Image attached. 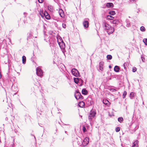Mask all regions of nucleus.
<instances>
[{
  "instance_id": "14",
  "label": "nucleus",
  "mask_w": 147,
  "mask_h": 147,
  "mask_svg": "<svg viewBox=\"0 0 147 147\" xmlns=\"http://www.w3.org/2000/svg\"><path fill=\"white\" fill-rule=\"evenodd\" d=\"M138 141L137 140L135 141L133 143V145L132 146V147H138Z\"/></svg>"
},
{
  "instance_id": "8",
  "label": "nucleus",
  "mask_w": 147,
  "mask_h": 147,
  "mask_svg": "<svg viewBox=\"0 0 147 147\" xmlns=\"http://www.w3.org/2000/svg\"><path fill=\"white\" fill-rule=\"evenodd\" d=\"M59 47L61 49H64L65 48V45L63 41L59 44Z\"/></svg>"
},
{
  "instance_id": "40",
  "label": "nucleus",
  "mask_w": 147,
  "mask_h": 147,
  "mask_svg": "<svg viewBox=\"0 0 147 147\" xmlns=\"http://www.w3.org/2000/svg\"><path fill=\"white\" fill-rule=\"evenodd\" d=\"M111 90L113 92H115L116 91V90L114 89H111Z\"/></svg>"
},
{
  "instance_id": "33",
  "label": "nucleus",
  "mask_w": 147,
  "mask_h": 147,
  "mask_svg": "<svg viewBox=\"0 0 147 147\" xmlns=\"http://www.w3.org/2000/svg\"><path fill=\"white\" fill-rule=\"evenodd\" d=\"M83 131L84 132L86 131V130L85 127L84 126H83L82 128Z\"/></svg>"
},
{
  "instance_id": "12",
  "label": "nucleus",
  "mask_w": 147,
  "mask_h": 147,
  "mask_svg": "<svg viewBox=\"0 0 147 147\" xmlns=\"http://www.w3.org/2000/svg\"><path fill=\"white\" fill-rule=\"evenodd\" d=\"M89 22L88 21L85 20L83 22V25L85 28H87L88 26Z\"/></svg>"
},
{
  "instance_id": "37",
  "label": "nucleus",
  "mask_w": 147,
  "mask_h": 147,
  "mask_svg": "<svg viewBox=\"0 0 147 147\" xmlns=\"http://www.w3.org/2000/svg\"><path fill=\"white\" fill-rule=\"evenodd\" d=\"M38 1L39 3H42L43 1V0H38Z\"/></svg>"
},
{
  "instance_id": "32",
  "label": "nucleus",
  "mask_w": 147,
  "mask_h": 147,
  "mask_svg": "<svg viewBox=\"0 0 147 147\" xmlns=\"http://www.w3.org/2000/svg\"><path fill=\"white\" fill-rule=\"evenodd\" d=\"M137 69L135 67H134L132 68V71L134 72H135L136 71Z\"/></svg>"
},
{
  "instance_id": "36",
  "label": "nucleus",
  "mask_w": 147,
  "mask_h": 147,
  "mask_svg": "<svg viewBox=\"0 0 147 147\" xmlns=\"http://www.w3.org/2000/svg\"><path fill=\"white\" fill-rule=\"evenodd\" d=\"M62 27L63 28H66V24H63Z\"/></svg>"
},
{
  "instance_id": "50",
  "label": "nucleus",
  "mask_w": 147,
  "mask_h": 147,
  "mask_svg": "<svg viewBox=\"0 0 147 147\" xmlns=\"http://www.w3.org/2000/svg\"><path fill=\"white\" fill-rule=\"evenodd\" d=\"M60 113V112H59V113Z\"/></svg>"
},
{
  "instance_id": "2",
  "label": "nucleus",
  "mask_w": 147,
  "mask_h": 147,
  "mask_svg": "<svg viewBox=\"0 0 147 147\" xmlns=\"http://www.w3.org/2000/svg\"><path fill=\"white\" fill-rule=\"evenodd\" d=\"M96 113L94 110H91L89 113V115L88 116V119L91 120L93 119L95 116Z\"/></svg>"
},
{
  "instance_id": "30",
  "label": "nucleus",
  "mask_w": 147,
  "mask_h": 147,
  "mask_svg": "<svg viewBox=\"0 0 147 147\" xmlns=\"http://www.w3.org/2000/svg\"><path fill=\"white\" fill-rule=\"evenodd\" d=\"M120 130V127H117L115 129V131L117 132H119Z\"/></svg>"
},
{
  "instance_id": "45",
  "label": "nucleus",
  "mask_w": 147,
  "mask_h": 147,
  "mask_svg": "<svg viewBox=\"0 0 147 147\" xmlns=\"http://www.w3.org/2000/svg\"><path fill=\"white\" fill-rule=\"evenodd\" d=\"M5 120H8V118H7V117L6 118H5Z\"/></svg>"
},
{
  "instance_id": "24",
  "label": "nucleus",
  "mask_w": 147,
  "mask_h": 147,
  "mask_svg": "<svg viewBox=\"0 0 147 147\" xmlns=\"http://www.w3.org/2000/svg\"><path fill=\"white\" fill-rule=\"evenodd\" d=\"M135 93L134 92H131L129 96L131 99H132L134 97Z\"/></svg>"
},
{
  "instance_id": "22",
  "label": "nucleus",
  "mask_w": 147,
  "mask_h": 147,
  "mask_svg": "<svg viewBox=\"0 0 147 147\" xmlns=\"http://www.w3.org/2000/svg\"><path fill=\"white\" fill-rule=\"evenodd\" d=\"M113 24H118L119 23V22L118 20H114L113 21Z\"/></svg>"
},
{
  "instance_id": "29",
  "label": "nucleus",
  "mask_w": 147,
  "mask_h": 147,
  "mask_svg": "<svg viewBox=\"0 0 147 147\" xmlns=\"http://www.w3.org/2000/svg\"><path fill=\"white\" fill-rule=\"evenodd\" d=\"M127 94V92L126 91H125L123 92V98H124L125 96H126Z\"/></svg>"
},
{
  "instance_id": "20",
  "label": "nucleus",
  "mask_w": 147,
  "mask_h": 147,
  "mask_svg": "<svg viewBox=\"0 0 147 147\" xmlns=\"http://www.w3.org/2000/svg\"><path fill=\"white\" fill-rule=\"evenodd\" d=\"M22 63L23 64H25L26 61V57L24 56L22 57Z\"/></svg>"
},
{
  "instance_id": "19",
  "label": "nucleus",
  "mask_w": 147,
  "mask_h": 147,
  "mask_svg": "<svg viewBox=\"0 0 147 147\" xmlns=\"http://www.w3.org/2000/svg\"><path fill=\"white\" fill-rule=\"evenodd\" d=\"M78 105L80 107H83L84 105V103L83 101H81L79 102Z\"/></svg>"
},
{
  "instance_id": "11",
  "label": "nucleus",
  "mask_w": 147,
  "mask_h": 147,
  "mask_svg": "<svg viewBox=\"0 0 147 147\" xmlns=\"http://www.w3.org/2000/svg\"><path fill=\"white\" fill-rule=\"evenodd\" d=\"M59 14L60 15V16L62 18H64V17L65 15L64 14V13L63 11L61 9L60 10H59Z\"/></svg>"
},
{
  "instance_id": "31",
  "label": "nucleus",
  "mask_w": 147,
  "mask_h": 147,
  "mask_svg": "<svg viewBox=\"0 0 147 147\" xmlns=\"http://www.w3.org/2000/svg\"><path fill=\"white\" fill-rule=\"evenodd\" d=\"M107 17L109 19H110L111 20H113V18H114L113 16H112L110 15H108L107 16Z\"/></svg>"
},
{
  "instance_id": "38",
  "label": "nucleus",
  "mask_w": 147,
  "mask_h": 147,
  "mask_svg": "<svg viewBox=\"0 0 147 147\" xmlns=\"http://www.w3.org/2000/svg\"><path fill=\"white\" fill-rule=\"evenodd\" d=\"M51 6H48V9L49 10H51V9H52L51 8Z\"/></svg>"
},
{
  "instance_id": "7",
  "label": "nucleus",
  "mask_w": 147,
  "mask_h": 147,
  "mask_svg": "<svg viewBox=\"0 0 147 147\" xmlns=\"http://www.w3.org/2000/svg\"><path fill=\"white\" fill-rule=\"evenodd\" d=\"M99 70L101 71H102L103 70V67L104 64V62L102 61L100 62L99 63Z\"/></svg>"
},
{
  "instance_id": "43",
  "label": "nucleus",
  "mask_w": 147,
  "mask_h": 147,
  "mask_svg": "<svg viewBox=\"0 0 147 147\" xmlns=\"http://www.w3.org/2000/svg\"><path fill=\"white\" fill-rule=\"evenodd\" d=\"M109 68L110 69V68H111L112 67H111V65H109Z\"/></svg>"
},
{
  "instance_id": "48",
  "label": "nucleus",
  "mask_w": 147,
  "mask_h": 147,
  "mask_svg": "<svg viewBox=\"0 0 147 147\" xmlns=\"http://www.w3.org/2000/svg\"><path fill=\"white\" fill-rule=\"evenodd\" d=\"M9 41H10V40H11L10 39H9Z\"/></svg>"
},
{
  "instance_id": "1",
  "label": "nucleus",
  "mask_w": 147,
  "mask_h": 147,
  "mask_svg": "<svg viewBox=\"0 0 147 147\" xmlns=\"http://www.w3.org/2000/svg\"><path fill=\"white\" fill-rule=\"evenodd\" d=\"M102 26L105 29V30L107 33L111 34L114 31V28L112 27L110 25L105 22H103L102 23Z\"/></svg>"
},
{
  "instance_id": "34",
  "label": "nucleus",
  "mask_w": 147,
  "mask_h": 147,
  "mask_svg": "<svg viewBox=\"0 0 147 147\" xmlns=\"http://www.w3.org/2000/svg\"><path fill=\"white\" fill-rule=\"evenodd\" d=\"M126 26L127 27H129L130 26V23H127Z\"/></svg>"
},
{
  "instance_id": "21",
  "label": "nucleus",
  "mask_w": 147,
  "mask_h": 147,
  "mask_svg": "<svg viewBox=\"0 0 147 147\" xmlns=\"http://www.w3.org/2000/svg\"><path fill=\"white\" fill-rule=\"evenodd\" d=\"M109 13L111 15H114L115 14V12L114 11L111 10L109 12Z\"/></svg>"
},
{
  "instance_id": "23",
  "label": "nucleus",
  "mask_w": 147,
  "mask_h": 147,
  "mask_svg": "<svg viewBox=\"0 0 147 147\" xmlns=\"http://www.w3.org/2000/svg\"><path fill=\"white\" fill-rule=\"evenodd\" d=\"M118 121L121 123L123 121V118L122 117H119L118 118Z\"/></svg>"
},
{
  "instance_id": "4",
  "label": "nucleus",
  "mask_w": 147,
  "mask_h": 147,
  "mask_svg": "<svg viewBox=\"0 0 147 147\" xmlns=\"http://www.w3.org/2000/svg\"><path fill=\"white\" fill-rule=\"evenodd\" d=\"M71 72L73 75L76 77H78L79 75L78 71L75 68H73L71 70Z\"/></svg>"
},
{
  "instance_id": "41",
  "label": "nucleus",
  "mask_w": 147,
  "mask_h": 147,
  "mask_svg": "<svg viewBox=\"0 0 147 147\" xmlns=\"http://www.w3.org/2000/svg\"><path fill=\"white\" fill-rule=\"evenodd\" d=\"M31 135L32 136H34V139L35 140V141H36V138H35V136H34V135L32 134H31Z\"/></svg>"
},
{
  "instance_id": "42",
  "label": "nucleus",
  "mask_w": 147,
  "mask_h": 147,
  "mask_svg": "<svg viewBox=\"0 0 147 147\" xmlns=\"http://www.w3.org/2000/svg\"><path fill=\"white\" fill-rule=\"evenodd\" d=\"M24 14L25 16V17L26 16V15H27V13L26 12H24Z\"/></svg>"
},
{
  "instance_id": "28",
  "label": "nucleus",
  "mask_w": 147,
  "mask_h": 147,
  "mask_svg": "<svg viewBox=\"0 0 147 147\" xmlns=\"http://www.w3.org/2000/svg\"><path fill=\"white\" fill-rule=\"evenodd\" d=\"M143 42L144 43L145 45H147V38H144L143 40Z\"/></svg>"
},
{
  "instance_id": "17",
  "label": "nucleus",
  "mask_w": 147,
  "mask_h": 147,
  "mask_svg": "<svg viewBox=\"0 0 147 147\" xmlns=\"http://www.w3.org/2000/svg\"><path fill=\"white\" fill-rule=\"evenodd\" d=\"M45 17L47 20H49L50 18L49 15L46 11L45 12Z\"/></svg>"
},
{
  "instance_id": "10",
  "label": "nucleus",
  "mask_w": 147,
  "mask_h": 147,
  "mask_svg": "<svg viewBox=\"0 0 147 147\" xmlns=\"http://www.w3.org/2000/svg\"><path fill=\"white\" fill-rule=\"evenodd\" d=\"M103 103L107 106H108L110 105V103L109 101L107 99H103L102 101Z\"/></svg>"
},
{
  "instance_id": "5",
  "label": "nucleus",
  "mask_w": 147,
  "mask_h": 147,
  "mask_svg": "<svg viewBox=\"0 0 147 147\" xmlns=\"http://www.w3.org/2000/svg\"><path fill=\"white\" fill-rule=\"evenodd\" d=\"M36 74L38 76H42L43 72L40 68L37 67L36 69Z\"/></svg>"
},
{
  "instance_id": "6",
  "label": "nucleus",
  "mask_w": 147,
  "mask_h": 147,
  "mask_svg": "<svg viewBox=\"0 0 147 147\" xmlns=\"http://www.w3.org/2000/svg\"><path fill=\"white\" fill-rule=\"evenodd\" d=\"M89 142V139L88 138L86 137L84 138L82 142V144L84 146H86Z\"/></svg>"
},
{
  "instance_id": "15",
  "label": "nucleus",
  "mask_w": 147,
  "mask_h": 147,
  "mask_svg": "<svg viewBox=\"0 0 147 147\" xmlns=\"http://www.w3.org/2000/svg\"><path fill=\"white\" fill-rule=\"evenodd\" d=\"M46 11H45L44 12L43 11H40L39 12V14L41 16L42 18H44L45 16V13Z\"/></svg>"
},
{
  "instance_id": "16",
  "label": "nucleus",
  "mask_w": 147,
  "mask_h": 147,
  "mask_svg": "<svg viewBox=\"0 0 147 147\" xmlns=\"http://www.w3.org/2000/svg\"><path fill=\"white\" fill-rule=\"evenodd\" d=\"M119 67L117 65H116L115 66L114 68V70L116 72H119Z\"/></svg>"
},
{
  "instance_id": "49",
  "label": "nucleus",
  "mask_w": 147,
  "mask_h": 147,
  "mask_svg": "<svg viewBox=\"0 0 147 147\" xmlns=\"http://www.w3.org/2000/svg\"><path fill=\"white\" fill-rule=\"evenodd\" d=\"M129 18H130V17L129 16Z\"/></svg>"
},
{
  "instance_id": "35",
  "label": "nucleus",
  "mask_w": 147,
  "mask_h": 147,
  "mask_svg": "<svg viewBox=\"0 0 147 147\" xmlns=\"http://www.w3.org/2000/svg\"><path fill=\"white\" fill-rule=\"evenodd\" d=\"M125 22L127 24V23H130V22L128 19H126L125 20Z\"/></svg>"
},
{
  "instance_id": "39",
  "label": "nucleus",
  "mask_w": 147,
  "mask_h": 147,
  "mask_svg": "<svg viewBox=\"0 0 147 147\" xmlns=\"http://www.w3.org/2000/svg\"><path fill=\"white\" fill-rule=\"evenodd\" d=\"M141 59H142V61L143 62H144V60H145V59H144V58L142 57Z\"/></svg>"
},
{
  "instance_id": "9",
  "label": "nucleus",
  "mask_w": 147,
  "mask_h": 147,
  "mask_svg": "<svg viewBox=\"0 0 147 147\" xmlns=\"http://www.w3.org/2000/svg\"><path fill=\"white\" fill-rule=\"evenodd\" d=\"M57 42L58 44L63 41V40L62 39V38L59 36H57Z\"/></svg>"
},
{
  "instance_id": "47",
  "label": "nucleus",
  "mask_w": 147,
  "mask_h": 147,
  "mask_svg": "<svg viewBox=\"0 0 147 147\" xmlns=\"http://www.w3.org/2000/svg\"><path fill=\"white\" fill-rule=\"evenodd\" d=\"M65 133L67 134V131H65Z\"/></svg>"
},
{
  "instance_id": "18",
  "label": "nucleus",
  "mask_w": 147,
  "mask_h": 147,
  "mask_svg": "<svg viewBox=\"0 0 147 147\" xmlns=\"http://www.w3.org/2000/svg\"><path fill=\"white\" fill-rule=\"evenodd\" d=\"M82 93L84 95H86L87 94L88 91L86 89H83L82 90Z\"/></svg>"
},
{
  "instance_id": "25",
  "label": "nucleus",
  "mask_w": 147,
  "mask_h": 147,
  "mask_svg": "<svg viewBox=\"0 0 147 147\" xmlns=\"http://www.w3.org/2000/svg\"><path fill=\"white\" fill-rule=\"evenodd\" d=\"M107 58L108 60H111L112 59V56L111 55H107Z\"/></svg>"
},
{
  "instance_id": "44",
  "label": "nucleus",
  "mask_w": 147,
  "mask_h": 147,
  "mask_svg": "<svg viewBox=\"0 0 147 147\" xmlns=\"http://www.w3.org/2000/svg\"><path fill=\"white\" fill-rule=\"evenodd\" d=\"M1 73L0 72V79L1 78Z\"/></svg>"
},
{
  "instance_id": "27",
  "label": "nucleus",
  "mask_w": 147,
  "mask_h": 147,
  "mask_svg": "<svg viewBox=\"0 0 147 147\" xmlns=\"http://www.w3.org/2000/svg\"><path fill=\"white\" fill-rule=\"evenodd\" d=\"M140 30L144 32L145 31V29L144 26H142L140 28Z\"/></svg>"
},
{
  "instance_id": "13",
  "label": "nucleus",
  "mask_w": 147,
  "mask_h": 147,
  "mask_svg": "<svg viewBox=\"0 0 147 147\" xmlns=\"http://www.w3.org/2000/svg\"><path fill=\"white\" fill-rule=\"evenodd\" d=\"M113 6V4L111 3H108L106 4V6L108 8H112Z\"/></svg>"
},
{
  "instance_id": "26",
  "label": "nucleus",
  "mask_w": 147,
  "mask_h": 147,
  "mask_svg": "<svg viewBox=\"0 0 147 147\" xmlns=\"http://www.w3.org/2000/svg\"><path fill=\"white\" fill-rule=\"evenodd\" d=\"M74 82L76 83L77 84L78 83L79 80L78 78H74Z\"/></svg>"
},
{
  "instance_id": "46",
  "label": "nucleus",
  "mask_w": 147,
  "mask_h": 147,
  "mask_svg": "<svg viewBox=\"0 0 147 147\" xmlns=\"http://www.w3.org/2000/svg\"><path fill=\"white\" fill-rule=\"evenodd\" d=\"M124 68H125V65H124Z\"/></svg>"
},
{
  "instance_id": "3",
  "label": "nucleus",
  "mask_w": 147,
  "mask_h": 147,
  "mask_svg": "<svg viewBox=\"0 0 147 147\" xmlns=\"http://www.w3.org/2000/svg\"><path fill=\"white\" fill-rule=\"evenodd\" d=\"M75 96L76 99L78 100L79 99H82L83 96L81 95L80 92L76 90L75 94Z\"/></svg>"
}]
</instances>
